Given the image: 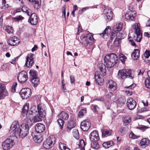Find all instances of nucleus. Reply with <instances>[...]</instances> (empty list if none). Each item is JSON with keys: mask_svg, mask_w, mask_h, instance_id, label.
<instances>
[{"mask_svg": "<svg viewBox=\"0 0 150 150\" xmlns=\"http://www.w3.org/2000/svg\"><path fill=\"white\" fill-rule=\"evenodd\" d=\"M82 31V29L81 28V25L79 24L78 26V31L77 33V34H79L80 33H81Z\"/></svg>", "mask_w": 150, "mask_h": 150, "instance_id": "69168bd1", "label": "nucleus"}, {"mask_svg": "<svg viewBox=\"0 0 150 150\" xmlns=\"http://www.w3.org/2000/svg\"><path fill=\"white\" fill-rule=\"evenodd\" d=\"M119 58L121 62L124 63L125 60L127 59V57L123 54H121L119 55Z\"/></svg>", "mask_w": 150, "mask_h": 150, "instance_id": "de8ad7c7", "label": "nucleus"}, {"mask_svg": "<svg viewBox=\"0 0 150 150\" xmlns=\"http://www.w3.org/2000/svg\"><path fill=\"white\" fill-rule=\"evenodd\" d=\"M129 136L130 138L133 139H136L139 137V136L136 135L132 132L130 133L129 135Z\"/></svg>", "mask_w": 150, "mask_h": 150, "instance_id": "5fc2aeb1", "label": "nucleus"}, {"mask_svg": "<svg viewBox=\"0 0 150 150\" xmlns=\"http://www.w3.org/2000/svg\"><path fill=\"white\" fill-rule=\"evenodd\" d=\"M79 146L81 148V150H84V146L86 145V144L84 141L82 139L81 140L79 143Z\"/></svg>", "mask_w": 150, "mask_h": 150, "instance_id": "37998d69", "label": "nucleus"}, {"mask_svg": "<svg viewBox=\"0 0 150 150\" xmlns=\"http://www.w3.org/2000/svg\"><path fill=\"white\" fill-rule=\"evenodd\" d=\"M59 117L62 120H67L69 117V115L64 112H62L59 115Z\"/></svg>", "mask_w": 150, "mask_h": 150, "instance_id": "f704fd0d", "label": "nucleus"}, {"mask_svg": "<svg viewBox=\"0 0 150 150\" xmlns=\"http://www.w3.org/2000/svg\"><path fill=\"white\" fill-rule=\"evenodd\" d=\"M86 109H82L79 112V117H81L84 115L85 113H86Z\"/></svg>", "mask_w": 150, "mask_h": 150, "instance_id": "8fccbe9b", "label": "nucleus"}, {"mask_svg": "<svg viewBox=\"0 0 150 150\" xmlns=\"http://www.w3.org/2000/svg\"><path fill=\"white\" fill-rule=\"evenodd\" d=\"M17 84L16 82H14L12 87V91L14 92L16 91L15 88L17 86Z\"/></svg>", "mask_w": 150, "mask_h": 150, "instance_id": "bf43d9fd", "label": "nucleus"}, {"mask_svg": "<svg viewBox=\"0 0 150 150\" xmlns=\"http://www.w3.org/2000/svg\"><path fill=\"white\" fill-rule=\"evenodd\" d=\"M35 55L32 53L28 54L26 58L25 66L28 68H31L34 64V58Z\"/></svg>", "mask_w": 150, "mask_h": 150, "instance_id": "9b49d317", "label": "nucleus"}, {"mask_svg": "<svg viewBox=\"0 0 150 150\" xmlns=\"http://www.w3.org/2000/svg\"><path fill=\"white\" fill-rule=\"evenodd\" d=\"M55 141V138L54 136L49 137L43 142V146L45 149H49L53 146Z\"/></svg>", "mask_w": 150, "mask_h": 150, "instance_id": "9d476101", "label": "nucleus"}, {"mask_svg": "<svg viewBox=\"0 0 150 150\" xmlns=\"http://www.w3.org/2000/svg\"><path fill=\"white\" fill-rule=\"evenodd\" d=\"M14 136H10L2 143V148L4 150H8L13 146L14 140L15 139Z\"/></svg>", "mask_w": 150, "mask_h": 150, "instance_id": "423d86ee", "label": "nucleus"}, {"mask_svg": "<svg viewBox=\"0 0 150 150\" xmlns=\"http://www.w3.org/2000/svg\"><path fill=\"white\" fill-rule=\"evenodd\" d=\"M8 95L4 85L0 83V100Z\"/></svg>", "mask_w": 150, "mask_h": 150, "instance_id": "a211bd4d", "label": "nucleus"}, {"mask_svg": "<svg viewBox=\"0 0 150 150\" xmlns=\"http://www.w3.org/2000/svg\"><path fill=\"white\" fill-rule=\"evenodd\" d=\"M89 139L91 141H98L99 137L98 131L96 130L92 131L89 135Z\"/></svg>", "mask_w": 150, "mask_h": 150, "instance_id": "412c9836", "label": "nucleus"}, {"mask_svg": "<svg viewBox=\"0 0 150 150\" xmlns=\"http://www.w3.org/2000/svg\"><path fill=\"white\" fill-rule=\"evenodd\" d=\"M104 60L105 64L100 63H99L98 66V69L103 75H104L105 74L106 66L107 67L111 68L115 64L112 61L106 58L105 57Z\"/></svg>", "mask_w": 150, "mask_h": 150, "instance_id": "7ed1b4c3", "label": "nucleus"}, {"mask_svg": "<svg viewBox=\"0 0 150 150\" xmlns=\"http://www.w3.org/2000/svg\"><path fill=\"white\" fill-rule=\"evenodd\" d=\"M131 121V117L129 116H125L123 118V121L125 123H129Z\"/></svg>", "mask_w": 150, "mask_h": 150, "instance_id": "79ce46f5", "label": "nucleus"}, {"mask_svg": "<svg viewBox=\"0 0 150 150\" xmlns=\"http://www.w3.org/2000/svg\"><path fill=\"white\" fill-rule=\"evenodd\" d=\"M95 78L96 83L98 85H101L102 84L103 81V79L99 77L98 76H96L95 75Z\"/></svg>", "mask_w": 150, "mask_h": 150, "instance_id": "a19ab883", "label": "nucleus"}, {"mask_svg": "<svg viewBox=\"0 0 150 150\" xmlns=\"http://www.w3.org/2000/svg\"><path fill=\"white\" fill-rule=\"evenodd\" d=\"M134 76L133 71L130 69H121L119 70L118 73V78L122 79L126 78L132 79Z\"/></svg>", "mask_w": 150, "mask_h": 150, "instance_id": "20e7f679", "label": "nucleus"}, {"mask_svg": "<svg viewBox=\"0 0 150 150\" xmlns=\"http://www.w3.org/2000/svg\"><path fill=\"white\" fill-rule=\"evenodd\" d=\"M110 26L107 27L104 30L103 32L100 35L102 34L103 37L104 38H107V37H105V36H108V35L110 33Z\"/></svg>", "mask_w": 150, "mask_h": 150, "instance_id": "c756f323", "label": "nucleus"}, {"mask_svg": "<svg viewBox=\"0 0 150 150\" xmlns=\"http://www.w3.org/2000/svg\"><path fill=\"white\" fill-rule=\"evenodd\" d=\"M73 134L74 137L76 139H79V133L78 130L74 129L73 132Z\"/></svg>", "mask_w": 150, "mask_h": 150, "instance_id": "49530a36", "label": "nucleus"}, {"mask_svg": "<svg viewBox=\"0 0 150 150\" xmlns=\"http://www.w3.org/2000/svg\"><path fill=\"white\" fill-rule=\"evenodd\" d=\"M5 30L8 33H12L13 32V29L12 27L7 25L5 27Z\"/></svg>", "mask_w": 150, "mask_h": 150, "instance_id": "c03bdc74", "label": "nucleus"}, {"mask_svg": "<svg viewBox=\"0 0 150 150\" xmlns=\"http://www.w3.org/2000/svg\"><path fill=\"white\" fill-rule=\"evenodd\" d=\"M122 28V24L121 23H118L115 25L113 28V31L116 33L119 32Z\"/></svg>", "mask_w": 150, "mask_h": 150, "instance_id": "c9c22d12", "label": "nucleus"}, {"mask_svg": "<svg viewBox=\"0 0 150 150\" xmlns=\"http://www.w3.org/2000/svg\"><path fill=\"white\" fill-rule=\"evenodd\" d=\"M150 143V140L147 138H143L142 139L140 143V146L143 148H145L148 146Z\"/></svg>", "mask_w": 150, "mask_h": 150, "instance_id": "bb28decb", "label": "nucleus"}, {"mask_svg": "<svg viewBox=\"0 0 150 150\" xmlns=\"http://www.w3.org/2000/svg\"><path fill=\"white\" fill-rule=\"evenodd\" d=\"M88 9V7H86L85 8H83L81 10L79 11V13H80L81 14L83 12L85 11L86 10Z\"/></svg>", "mask_w": 150, "mask_h": 150, "instance_id": "680f3d73", "label": "nucleus"}, {"mask_svg": "<svg viewBox=\"0 0 150 150\" xmlns=\"http://www.w3.org/2000/svg\"><path fill=\"white\" fill-rule=\"evenodd\" d=\"M136 16V12L134 11H129L125 14V17L126 19L134 21Z\"/></svg>", "mask_w": 150, "mask_h": 150, "instance_id": "6ab92c4d", "label": "nucleus"}, {"mask_svg": "<svg viewBox=\"0 0 150 150\" xmlns=\"http://www.w3.org/2000/svg\"><path fill=\"white\" fill-rule=\"evenodd\" d=\"M31 135L34 141L36 142L40 143L43 139L42 137L41 134H35L34 133H32Z\"/></svg>", "mask_w": 150, "mask_h": 150, "instance_id": "393cba45", "label": "nucleus"}, {"mask_svg": "<svg viewBox=\"0 0 150 150\" xmlns=\"http://www.w3.org/2000/svg\"><path fill=\"white\" fill-rule=\"evenodd\" d=\"M33 2L34 7L36 9H39L41 6V2L40 0H32L30 2Z\"/></svg>", "mask_w": 150, "mask_h": 150, "instance_id": "c85d7f7f", "label": "nucleus"}, {"mask_svg": "<svg viewBox=\"0 0 150 150\" xmlns=\"http://www.w3.org/2000/svg\"><path fill=\"white\" fill-rule=\"evenodd\" d=\"M139 26L140 24L139 23H135L132 26L133 29L135 30V34L134 35L133 39L137 42H140L142 36V32L139 28Z\"/></svg>", "mask_w": 150, "mask_h": 150, "instance_id": "0eeeda50", "label": "nucleus"}, {"mask_svg": "<svg viewBox=\"0 0 150 150\" xmlns=\"http://www.w3.org/2000/svg\"><path fill=\"white\" fill-rule=\"evenodd\" d=\"M28 21L33 25H36L38 22V18L37 15L35 13H31Z\"/></svg>", "mask_w": 150, "mask_h": 150, "instance_id": "4be33fe9", "label": "nucleus"}, {"mask_svg": "<svg viewBox=\"0 0 150 150\" xmlns=\"http://www.w3.org/2000/svg\"><path fill=\"white\" fill-rule=\"evenodd\" d=\"M35 106H33L30 108L28 114V118L30 120L32 119L34 122L40 121L42 120V118L45 117L43 116H42V115L40 114H38L36 110H35Z\"/></svg>", "mask_w": 150, "mask_h": 150, "instance_id": "f257e3e1", "label": "nucleus"}, {"mask_svg": "<svg viewBox=\"0 0 150 150\" xmlns=\"http://www.w3.org/2000/svg\"><path fill=\"white\" fill-rule=\"evenodd\" d=\"M114 143L113 141H110L107 142H104L103 144V146L106 149H108L109 147L113 146Z\"/></svg>", "mask_w": 150, "mask_h": 150, "instance_id": "473e14b6", "label": "nucleus"}, {"mask_svg": "<svg viewBox=\"0 0 150 150\" xmlns=\"http://www.w3.org/2000/svg\"><path fill=\"white\" fill-rule=\"evenodd\" d=\"M29 108V104L26 103L23 108L22 114L23 117H25L24 119L28 117L27 114Z\"/></svg>", "mask_w": 150, "mask_h": 150, "instance_id": "a878e982", "label": "nucleus"}, {"mask_svg": "<svg viewBox=\"0 0 150 150\" xmlns=\"http://www.w3.org/2000/svg\"><path fill=\"white\" fill-rule=\"evenodd\" d=\"M91 126V123L90 120H87L82 122L81 124V128L83 131L88 130Z\"/></svg>", "mask_w": 150, "mask_h": 150, "instance_id": "4468645a", "label": "nucleus"}, {"mask_svg": "<svg viewBox=\"0 0 150 150\" xmlns=\"http://www.w3.org/2000/svg\"><path fill=\"white\" fill-rule=\"evenodd\" d=\"M104 17L108 22L110 21L113 16L112 13L110 9H105L103 11Z\"/></svg>", "mask_w": 150, "mask_h": 150, "instance_id": "dca6fc26", "label": "nucleus"}, {"mask_svg": "<svg viewBox=\"0 0 150 150\" xmlns=\"http://www.w3.org/2000/svg\"><path fill=\"white\" fill-rule=\"evenodd\" d=\"M37 110L38 114L42 115V116L45 117L46 115V108L45 105L42 104L38 105L37 106Z\"/></svg>", "mask_w": 150, "mask_h": 150, "instance_id": "2eb2a0df", "label": "nucleus"}, {"mask_svg": "<svg viewBox=\"0 0 150 150\" xmlns=\"http://www.w3.org/2000/svg\"><path fill=\"white\" fill-rule=\"evenodd\" d=\"M36 131L38 133H42L44 131L45 127V125L41 123H38L35 126Z\"/></svg>", "mask_w": 150, "mask_h": 150, "instance_id": "b1692460", "label": "nucleus"}, {"mask_svg": "<svg viewBox=\"0 0 150 150\" xmlns=\"http://www.w3.org/2000/svg\"><path fill=\"white\" fill-rule=\"evenodd\" d=\"M81 42L85 46H87L88 45L93 43L94 39L93 35L89 33L86 35H83L80 37Z\"/></svg>", "mask_w": 150, "mask_h": 150, "instance_id": "39448f33", "label": "nucleus"}, {"mask_svg": "<svg viewBox=\"0 0 150 150\" xmlns=\"http://www.w3.org/2000/svg\"><path fill=\"white\" fill-rule=\"evenodd\" d=\"M29 132V127L28 124H23L20 127L19 131V135L18 137L24 138L26 136Z\"/></svg>", "mask_w": 150, "mask_h": 150, "instance_id": "1a4fd4ad", "label": "nucleus"}, {"mask_svg": "<svg viewBox=\"0 0 150 150\" xmlns=\"http://www.w3.org/2000/svg\"><path fill=\"white\" fill-rule=\"evenodd\" d=\"M116 35H115V34L114 32H112L111 33L110 35V38L111 40H112L113 39Z\"/></svg>", "mask_w": 150, "mask_h": 150, "instance_id": "e2e57ef3", "label": "nucleus"}, {"mask_svg": "<svg viewBox=\"0 0 150 150\" xmlns=\"http://www.w3.org/2000/svg\"><path fill=\"white\" fill-rule=\"evenodd\" d=\"M21 10L23 12H25L28 16H30L32 13L31 11L25 6L22 7Z\"/></svg>", "mask_w": 150, "mask_h": 150, "instance_id": "4c0bfd02", "label": "nucleus"}, {"mask_svg": "<svg viewBox=\"0 0 150 150\" xmlns=\"http://www.w3.org/2000/svg\"><path fill=\"white\" fill-rule=\"evenodd\" d=\"M2 4L3 5L1 7V8L2 9H5L6 8H8V4L5 5L6 3V1L5 0H2Z\"/></svg>", "mask_w": 150, "mask_h": 150, "instance_id": "864d4df0", "label": "nucleus"}, {"mask_svg": "<svg viewBox=\"0 0 150 150\" xmlns=\"http://www.w3.org/2000/svg\"><path fill=\"white\" fill-rule=\"evenodd\" d=\"M29 73L31 75V79L37 77V74L35 71L30 70Z\"/></svg>", "mask_w": 150, "mask_h": 150, "instance_id": "a18cd8bd", "label": "nucleus"}, {"mask_svg": "<svg viewBox=\"0 0 150 150\" xmlns=\"http://www.w3.org/2000/svg\"><path fill=\"white\" fill-rule=\"evenodd\" d=\"M76 125L75 122L73 120L69 121L67 124V128L68 132L70 131L71 129L74 127Z\"/></svg>", "mask_w": 150, "mask_h": 150, "instance_id": "72a5a7b5", "label": "nucleus"}, {"mask_svg": "<svg viewBox=\"0 0 150 150\" xmlns=\"http://www.w3.org/2000/svg\"><path fill=\"white\" fill-rule=\"evenodd\" d=\"M20 125L17 121L13 122L10 127L9 132L15 137H17L19 135Z\"/></svg>", "mask_w": 150, "mask_h": 150, "instance_id": "6e6552de", "label": "nucleus"}, {"mask_svg": "<svg viewBox=\"0 0 150 150\" xmlns=\"http://www.w3.org/2000/svg\"><path fill=\"white\" fill-rule=\"evenodd\" d=\"M144 55L146 58H148L150 56V52L149 51L146 50L144 54Z\"/></svg>", "mask_w": 150, "mask_h": 150, "instance_id": "052dcab7", "label": "nucleus"}, {"mask_svg": "<svg viewBox=\"0 0 150 150\" xmlns=\"http://www.w3.org/2000/svg\"><path fill=\"white\" fill-rule=\"evenodd\" d=\"M147 110V108H142L139 111V112L140 113H142L144 111H146Z\"/></svg>", "mask_w": 150, "mask_h": 150, "instance_id": "338daca9", "label": "nucleus"}, {"mask_svg": "<svg viewBox=\"0 0 150 150\" xmlns=\"http://www.w3.org/2000/svg\"><path fill=\"white\" fill-rule=\"evenodd\" d=\"M31 79V81L34 87L37 86L39 83V80L37 77Z\"/></svg>", "mask_w": 150, "mask_h": 150, "instance_id": "58836bf2", "label": "nucleus"}, {"mask_svg": "<svg viewBox=\"0 0 150 150\" xmlns=\"http://www.w3.org/2000/svg\"><path fill=\"white\" fill-rule=\"evenodd\" d=\"M104 60L105 64L100 63H99L98 66V69L103 75H104L105 74L106 66L107 67L111 68L115 64L112 61L106 58L105 57Z\"/></svg>", "mask_w": 150, "mask_h": 150, "instance_id": "f03ea898", "label": "nucleus"}, {"mask_svg": "<svg viewBox=\"0 0 150 150\" xmlns=\"http://www.w3.org/2000/svg\"><path fill=\"white\" fill-rule=\"evenodd\" d=\"M57 122L59 126L60 127V128L61 129H62L64 123L63 120L59 118V119L57 120Z\"/></svg>", "mask_w": 150, "mask_h": 150, "instance_id": "603ef678", "label": "nucleus"}, {"mask_svg": "<svg viewBox=\"0 0 150 150\" xmlns=\"http://www.w3.org/2000/svg\"><path fill=\"white\" fill-rule=\"evenodd\" d=\"M15 18L18 21H20L23 19V18L21 16H19L15 17Z\"/></svg>", "mask_w": 150, "mask_h": 150, "instance_id": "774afa93", "label": "nucleus"}, {"mask_svg": "<svg viewBox=\"0 0 150 150\" xmlns=\"http://www.w3.org/2000/svg\"><path fill=\"white\" fill-rule=\"evenodd\" d=\"M106 84L107 87L112 91H115L117 88V84L112 80H108Z\"/></svg>", "mask_w": 150, "mask_h": 150, "instance_id": "aec40b11", "label": "nucleus"}, {"mask_svg": "<svg viewBox=\"0 0 150 150\" xmlns=\"http://www.w3.org/2000/svg\"><path fill=\"white\" fill-rule=\"evenodd\" d=\"M59 146L61 150H70L65 144L62 142H60L59 143Z\"/></svg>", "mask_w": 150, "mask_h": 150, "instance_id": "ea45409f", "label": "nucleus"}, {"mask_svg": "<svg viewBox=\"0 0 150 150\" xmlns=\"http://www.w3.org/2000/svg\"><path fill=\"white\" fill-rule=\"evenodd\" d=\"M28 76L26 71H23L18 74V80L21 83H24L28 79Z\"/></svg>", "mask_w": 150, "mask_h": 150, "instance_id": "f8f14e48", "label": "nucleus"}, {"mask_svg": "<svg viewBox=\"0 0 150 150\" xmlns=\"http://www.w3.org/2000/svg\"><path fill=\"white\" fill-rule=\"evenodd\" d=\"M145 85L146 88H150V79L147 78L145 81Z\"/></svg>", "mask_w": 150, "mask_h": 150, "instance_id": "09e8293b", "label": "nucleus"}, {"mask_svg": "<svg viewBox=\"0 0 150 150\" xmlns=\"http://www.w3.org/2000/svg\"><path fill=\"white\" fill-rule=\"evenodd\" d=\"M20 93L23 99H27L31 96V90L28 88H23L21 90Z\"/></svg>", "mask_w": 150, "mask_h": 150, "instance_id": "ddd939ff", "label": "nucleus"}, {"mask_svg": "<svg viewBox=\"0 0 150 150\" xmlns=\"http://www.w3.org/2000/svg\"><path fill=\"white\" fill-rule=\"evenodd\" d=\"M13 46L17 45L19 44L20 42V40L19 39H18L17 37H13Z\"/></svg>", "mask_w": 150, "mask_h": 150, "instance_id": "3c124183", "label": "nucleus"}, {"mask_svg": "<svg viewBox=\"0 0 150 150\" xmlns=\"http://www.w3.org/2000/svg\"><path fill=\"white\" fill-rule=\"evenodd\" d=\"M139 52L138 50L134 49L131 54L132 58L134 60L137 59L139 57Z\"/></svg>", "mask_w": 150, "mask_h": 150, "instance_id": "cd10ccee", "label": "nucleus"}, {"mask_svg": "<svg viewBox=\"0 0 150 150\" xmlns=\"http://www.w3.org/2000/svg\"><path fill=\"white\" fill-rule=\"evenodd\" d=\"M1 68L4 71H8L9 70L8 65L6 64H3Z\"/></svg>", "mask_w": 150, "mask_h": 150, "instance_id": "4d7b16f0", "label": "nucleus"}, {"mask_svg": "<svg viewBox=\"0 0 150 150\" xmlns=\"http://www.w3.org/2000/svg\"><path fill=\"white\" fill-rule=\"evenodd\" d=\"M71 83L73 84L74 83L75 81V78L73 76H70Z\"/></svg>", "mask_w": 150, "mask_h": 150, "instance_id": "0e129e2a", "label": "nucleus"}, {"mask_svg": "<svg viewBox=\"0 0 150 150\" xmlns=\"http://www.w3.org/2000/svg\"><path fill=\"white\" fill-rule=\"evenodd\" d=\"M127 105L129 109L132 110L135 108L136 103L134 99L132 98H129L127 100Z\"/></svg>", "mask_w": 150, "mask_h": 150, "instance_id": "f3484780", "label": "nucleus"}, {"mask_svg": "<svg viewBox=\"0 0 150 150\" xmlns=\"http://www.w3.org/2000/svg\"><path fill=\"white\" fill-rule=\"evenodd\" d=\"M98 141H91V149L96 150L99 147V145L98 142Z\"/></svg>", "mask_w": 150, "mask_h": 150, "instance_id": "7c9ffc66", "label": "nucleus"}, {"mask_svg": "<svg viewBox=\"0 0 150 150\" xmlns=\"http://www.w3.org/2000/svg\"><path fill=\"white\" fill-rule=\"evenodd\" d=\"M13 37L10 38L8 41V44L11 46H13Z\"/></svg>", "mask_w": 150, "mask_h": 150, "instance_id": "13d9d810", "label": "nucleus"}, {"mask_svg": "<svg viewBox=\"0 0 150 150\" xmlns=\"http://www.w3.org/2000/svg\"><path fill=\"white\" fill-rule=\"evenodd\" d=\"M120 42V40H118L117 38H116L114 41V44L115 46L118 47L119 46Z\"/></svg>", "mask_w": 150, "mask_h": 150, "instance_id": "6e6d98bb", "label": "nucleus"}, {"mask_svg": "<svg viewBox=\"0 0 150 150\" xmlns=\"http://www.w3.org/2000/svg\"><path fill=\"white\" fill-rule=\"evenodd\" d=\"M102 136L107 137L110 136L112 133V131L107 129H101Z\"/></svg>", "mask_w": 150, "mask_h": 150, "instance_id": "e433bc0d", "label": "nucleus"}, {"mask_svg": "<svg viewBox=\"0 0 150 150\" xmlns=\"http://www.w3.org/2000/svg\"><path fill=\"white\" fill-rule=\"evenodd\" d=\"M105 57L110 60H111L115 64L117 63L118 57L117 55L113 53L106 55Z\"/></svg>", "mask_w": 150, "mask_h": 150, "instance_id": "5701e85b", "label": "nucleus"}, {"mask_svg": "<svg viewBox=\"0 0 150 150\" xmlns=\"http://www.w3.org/2000/svg\"><path fill=\"white\" fill-rule=\"evenodd\" d=\"M126 35L125 33L124 32L120 31L119 32H117L116 34V38L118 39V40H121L122 39H123L125 36Z\"/></svg>", "mask_w": 150, "mask_h": 150, "instance_id": "2f4dec72", "label": "nucleus"}]
</instances>
